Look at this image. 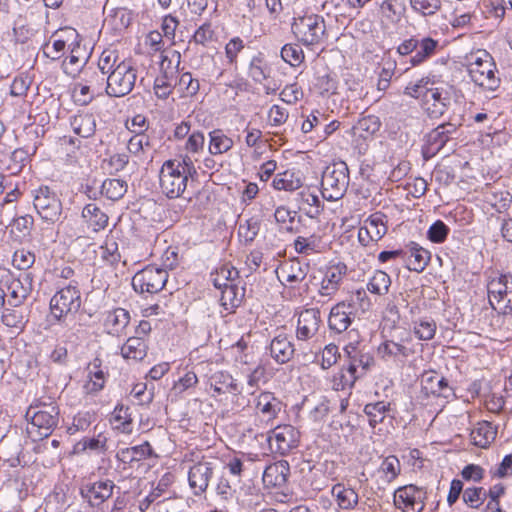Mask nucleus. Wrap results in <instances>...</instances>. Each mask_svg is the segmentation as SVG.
Returning <instances> with one entry per match:
<instances>
[{
	"instance_id": "25",
	"label": "nucleus",
	"mask_w": 512,
	"mask_h": 512,
	"mask_svg": "<svg viewBox=\"0 0 512 512\" xmlns=\"http://www.w3.org/2000/svg\"><path fill=\"white\" fill-rule=\"evenodd\" d=\"M346 267L344 265L333 266L330 267L326 273L324 278L322 279L319 294L321 296L331 297L334 295L338 289L340 282L345 274Z\"/></svg>"
},
{
	"instance_id": "48",
	"label": "nucleus",
	"mask_w": 512,
	"mask_h": 512,
	"mask_svg": "<svg viewBox=\"0 0 512 512\" xmlns=\"http://www.w3.org/2000/svg\"><path fill=\"white\" fill-rule=\"evenodd\" d=\"M238 277V270L234 267L222 266L218 269L212 278L214 286L222 290L229 286V284L235 283V278Z\"/></svg>"
},
{
	"instance_id": "63",
	"label": "nucleus",
	"mask_w": 512,
	"mask_h": 512,
	"mask_svg": "<svg viewBox=\"0 0 512 512\" xmlns=\"http://www.w3.org/2000/svg\"><path fill=\"white\" fill-rule=\"evenodd\" d=\"M449 227L441 220L434 222L427 231L428 239L433 243H443L448 234Z\"/></svg>"
},
{
	"instance_id": "23",
	"label": "nucleus",
	"mask_w": 512,
	"mask_h": 512,
	"mask_svg": "<svg viewBox=\"0 0 512 512\" xmlns=\"http://www.w3.org/2000/svg\"><path fill=\"white\" fill-rule=\"evenodd\" d=\"M294 352V345L286 335H278L270 343L271 357L279 364L289 362Z\"/></svg>"
},
{
	"instance_id": "54",
	"label": "nucleus",
	"mask_w": 512,
	"mask_h": 512,
	"mask_svg": "<svg viewBox=\"0 0 512 512\" xmlns=\"http://www.w3.org/2000/svg\"><path fill=\"white\" fill-rule=\"evenodd\" d=\"M177 86V78L169 77L167 75H159L154 81L155 95L160 99H166L172 92V89Z\"/></svg>"
},
{
	"instance_id": "40",
	"label": "nucleus",
	"mask_w": 512,
	"mask_h": 512,
	"mask_svg": "<svg viewBox=\"0 0 512 512\" xmlns=\"http://www.w3.org/2000/svg\"><path fill=\"white\" fill-rule=\"evenodd\" d=\"M146 344L142 338L130 337L121 348L126 359L141 360L146 355Z\"/></svg>"
},
{
	"instance_id": "13",
	"label": "nucleus",
	"mask_w": 512,
	"mask_h": 512,
	"mask_svg": "<svg viewBox=\"0 0 512 512\" xmlns=\"http://www.w3.org/2000/svg\"><path fill=\"white\" fill-rule=\"evenodd\" d=\"M214 463L206 459L193 464L188 472L189 486L196 496L206 492L213 476Z\"/></svg>"
},
{
	"instance_id": "16",
	"label": "nucleus",
	"mask_w": 512,
	"mask_h": 512,
	"mask_svg": "<svg viewBox=\"0 0 512 512\" xmlns=\"http://www.w3.org/2000/svg\"><path fill=\"white\" fill-rule=\"evenodd\" d=\"M354 318V305L350 302L342 301L331 308L328 326L330 330L342 333L350 327Z\"/></svg>"
},
{
	"instance_id": "12",
	"label": "nucleus",
	"mask_w": 512,
	"mask_h": 512,
	"mask_svg": "<svg viewBox=\"0 0 512 512\" xmlns=\"http://www.w3.org/2000/svg\"><path fill=\"white\" fill-rule=\"evenodd\" d=\"M457 126L451 122L442 123L425 136L422 154L425 159L435 156L452 138Z\"/></svg>"
},
{
	"instance_id": "52",
	"label": "nucleus",
	"mask_w": 512,
	"mask_h": 512,
	"mask_svg": "<svg viewBox=\"0 0 512 512\" xmlns=\"http://www.w3.org/2000/svg\"><path fill=\"white\" fill-rule=\"evenodd\" d=\"M462 498L470 508L478 509L487 498V491L483 487H468L463 491Z\"/></svg>"
},
{
	"instance_id": "27",
	"label": "nucleus",
	"mask_w": 512,
	"mask_h": 512,
	"mask_svg": "<svg viewBox=\"0 0 512 512\" xmlns=\"http://www.w3.org/2000/svg\"><path fill=\"white\" fill-rule=\"evenodd\" d=\"M407 259V267L409 270L421 272L430 261L431 254L428 250L420 247L417 243L412 242L408 251L403 252Z\"/></svg>"
},
{
	"instance_id": "4",
	"label": "nucleus",
	"mask_w": 512,
	"mask_h": 512,
	"mask_svg": "<svg viewBox=\"0 0 512 512\" xmlns=\"http://www.w3.org/2000/svg\"><path fill=\"white\" fill-rule=\"evenodd\" d=\"M136 78V69L130 62L123 60L107 78L102 77V82L106 81L105 90L109 96L123 97L132 91Z\"/></svg>"
},
{
	"instance_id": "50",
	"label": "nucleus",
	"mask_w": 512,
	"mask_h": 512,
	"mask_svg": "<svg viewBox=\"0 0 512 512\" xmlns=\"http://www.w3.org/2000/svg\"><path fill=\"white\" fill-rule=\"evenodd\" d=\"M64 299L63 290H59L50 300V313L47 315L46 321L49 326L57 324L64 315V309L62 301Z\"/></svg>"
},
{
	"instance_id": "44",
	"label": "nucleus",
	"mask_w": 512,
	"mask_h": 512,
	"mask_svg": "<svg viewBox=\"0 0 512 512\" xmlns=\"http://www.w3.org/2000/svg\"><path fill=\"white\" fill-rule=\"evenodd\" d=\"M70 125L75 134L87 138L94 133L95 130V122L91 115L88 114H80L75 116Z\"/></svg>"
},
{
	"instance_id": "42",
	"label": "nucleus",
	"mask_w": 512,
	"mask_h": 512,
	"mask_svg": "<svg viewBox=\"0 0 512 512\" xmlns=\"http://www.w3.org/2000/svg\"><path fill=\"white\" fill-rule=\"evenodd\" d=\"M436 322L428 317L420 318L413 322L412 331L414 335L423 341H429L434 338L436 333Z\"/></svg>"
},
{
	"instance_id": "22",
	"label": "nucleus",
	"mask_w": 512,
	"mask_h": 512,
	"mask_svg": "<svg viewBox=\"0 0 512 512\" xmlns=\"http://www.w3.org/2000/svg\"><path fill=\"white\" fill-rule=\"evenodd\" d=\"M290 474L289 463L285 460L268 465L263 473V483L268 487H282Z\"/></svg>"
},
{
	"instance_id": "1",
	"label": "nucleus",
	"mask_w": 512,
	"mask_h": 512,
	"mask_svg": "<svg viewBox=\"0 0 512 512\" xmlns=\"http://www.w3.org/2000/svg\"><path fill=\"white\" fill-rule=\"evenodd\" d=\"M349 185V170L345 162L327 166L322 174L321 194L328 201L341 199Z\"/></svg>"
},
{
	"instance_id": "35",
	"label": "nucleus",
	"mask_w": 512,
	"mask_h": 512,
	"mask_svg": "<svg viewBox=\"0 0 512 512\" xmlns=\"http://www.w3.org/2000/svg\"><path fill=\"white\" fill-rule=\"evenodd\" d=\"M209 152L212 155H221L228 152L234 145L233 140L224 134L221 129L209 133Z\"/></svg>"
},
{
	"instance_id": "41",
	"label": "nucleus",
	"mask_w": 512,
	"mask_h": 512,
	"mask_svg": "<svg viewBox=\"0 0 512 512\" xmlns=\"http://www.w3.org/2000/svg\"><path fill=\"white\" fill-rule=\"evenodd\" d=\"M82 216L92 226L95 231L104 229L108 223V216L95 204H87L82 210Z\"/></svg>"
},
{
	"instance_id": "29",
	"label": "nucleus",
	"mask_w": 512,
	"mask_h": 512,
	"mask_svg": "<svg viewBox=\"0 0 512 512\" xmlns=\"http://www.w3.org/2000/svg\"><path fill=\"white\" fill-rule=\"evenodd\" d=\"M0 451L10 458L18 456L22 451V433L17 428L7 431L0 439Z\"/></svg>"
},
{
	"instance_id": "15",
	"label": "nucleus",
	"mask_w": 512,
	"mask_h": 512,
	"mask_svg": "<svg viewBox=\"0 0 512 512\" xmlns=\"http://www.w3.org/2000/svg\"><path fill=\"white\" fill-rule=\"evenodd\" d=\"M321 324V313L318 308H309L300 312L297 321L296 338L308 341L316 336Z\"/></svg>"
},
{
	"instance_id": "56",
	"label": "nucleus",
	"mask_w": 512,
	"mask_h": 512,
	"mask_svg": "<svg viewBox=\"0 0 512 512\" xmlns=\"http://www.w3.org/2000/svg\"><path fill=\"white\" fill-rule=\"evenodd\" d=\"M281 57L286 63L297 67L304 60V52L298 44H286L281 49Z\"/></svg>"
},
{
	"instance_id": "64",
	"label": "nucleus",
	"mask_w": 512,
	"mask_h": 512,
	"mask_svg": "<svg viewBox=\"0 0 512 512\" xmlns=\"http://www.w3.org/2000/svg\"><path fill=\"white\" fill-rule=\"evenodd\" d=\"M150 147L151 143L149 136L140 132H137V134L132 136L127 144V149L132 154H139L140 152H144L145 149Z\"/></svg>"
},
{
	"instance_id": "36",
	"label": "nucleus",
	"mask_w": 512,
	"mask_h": 512,
	"mask_svg": "<svg viewBox=\"0 0 512 512\" xmlns=\"http://www.w3.org/2000/svg\"><path fill=\"white\" fill-rule=\"evenodd\" d=\"M245 295V288L239 287L236 283L221 290V304L226 310L238 307Z\"/></svg>"
},
{
	"instance_id": "10",
	"label": "nucleus",
	"mask_w": 512,
	"mask_h": 512,
	"mask_svg": "<svg viewBox=\"0 0 512 512\" xmlns=\"http://www.w3.org/2000/svg\"><path fill=\"white\" fill-rule=\"evenodd\" d=\"M168 280V273L163 268L147 266L138 271L132 278L133 289L138 293H158Z\"/></svg>"
},
{
	"instance_id": "24",
	"label": "nucleus",
	"mask_w": 512,
	"mask_h": 512,
	"mask_svg": "<svg viewBox=\"0 0 512 512\" xmlns=\"http://www.w3.org/2000/svg\"><path fill=\"white\" fill-rule=\"evenodd\" d=\"M282 402L270 392H262L257 397L256 410L265 421H271L281 411Z\"/></svg>"
},
{
	"instance_id": "62",
	"label": "nucleus",
	"mask_w": 512,
	"mask_h": 512,
	"mask_svg": "<svg viewBox=\"0 0 512 512\" xmlns=\"http://www.w3.org/2000/svg\"><path fill=\"white\" fill-rule=\"evenodd\" d=\"M380 471L385 474L389 482L394 480L401 471L399 459L394 455L385 457L380 465Z\"/></svg>"
},
{
	"instance_id": "49",
	"label": "nucleus",
	"mask_w": 512,
	"mask_h": 512,
	"mask_svg": "<svg viewBox=\"0 0 512 512\" xmlns=\"http://www.w3.org/2000/svg\"><path fill=\"white\" fill-rule=\"evenodd\" d=\"M270 69L261 56L252 58L249 65V76L257 83H263L269 77Z\"/></svg>"
},
{
	"instance_id": "61",
	"label": "nucleus",
	"mask_w": 512,
	"mask_h": 512,
	"mask_svg": "<svg viewBox=\"0 0 512 512\" xmlns=\"http://www.w3.org/2000/svg\"><path fill=\"white\" fill-rule=\"evenodd\" d=\"M512 202V194L509 191L493 192L488 197V203L499 213L507 210Z\"/></svg>"
},
{
	"instance_id": "38",
	"label": "nucleus",
	"mask_w": 512,
	"mask_h": 512,
	"mask_svg": "<svg viewBox=\"0 0 512 512\" xmlns=\"http://www.w3.org/2000/svg\"><path fill=\"white\" fill-rule=\"evenodd\" d=\"M66 41H71L69 45L70 52L80 57V64L86 65L90 52L86 45H83L82 39L76 29L66 26Z\"/></svg>"
},
{
	"instance_id": "47",
	"label": "nucleus",
	"mask_w": 512,
	"mask_h": 512,
	"mask_svg": "<svg viewBox=\"0 0 512 512\" xmlns=\"http://www.w3.org/2000/svg\"><path fill=\"white\" fill-rule=\"evenodd\" d=\"M391 285L390 276L381 270H377L367 284L369 292L376 295H385Z\"/></svg>"
},
{
	"instance_id": "14",
	"label": "nucleus",
	"mask_w": 512,
	"mask_h": 512,
	"mask_svg": "<svg viewBox=\"0 0 512 512\" xmlns=\"http://www.w3.org/2000/svg\"><path fill=\"white\" fill-rule=\"evenodd\" d=\"M425 492L415 485L399 488L394 494L395 505L403 512H421L424 508Z\"/></svg>"
},
{
	"instance_id": "30",
	"label": "nucleus",
	"mask_w": 512,
	"mask_h": 512,
	"mask_svg": "<svg viewBox=\"0 0 512 512\" xmlns=\"http://www.w3.org/2000/svg\"><path fill=\"white\" fill-rule=\"evenodd\" d=\"M439 46V42L431 37L418 39L416 53L410 58L412 66H418L431 58Z\"/></svg>"
},
{
	"instance_id": "37",
	"label": "nucleus",
	"mask_w": 512,
	"mask_h": 512,
	"mask_svg": "<svg viewBox=\"0 0 512 512\" xmlns=\"http://www.w3.org/2000/svg\"><path fill=\"white\" fill-rule=\"evenodd\" d=\"M181 54L176 50H165L161 54L160 70L161 75L176 77L178 75Z\"/></svg>"
},
{
	"instance_id": "53",
	"label": "nucleus",
	"mask_w": 512,
	"mask_h": 512,
	"mask_svg": "<svg viewBox=\"0 0 512 512\" xmlns=\"http://www.w3.org/2000/svg\"><path fill=\"white\" fill-rule=\"evenodd\" d=\"M33 217L30 215L20 216L13 221L11 232L17 240L22 241L30 236L33 227Z\"/></svg>"
},
{
	"instance_id": "18",
	"label": "nucleus",
	"mask_w": 512,
	"mask_h": 512,
	"mask_svg": "<svg viewBox=\"0 0 512 512\" xmlns=\"http://www.w3.org/2000/svg\"><path fill=\"white\" fill-rule=\"evenodd\" d=\"M95 77H97V75L93 72L90 79L85 80V83L76 82L70 85L69 92L71 99L76 105H88L96 95L100 94L102 83H94L93 78Z\"/></svg>"
},
{
	"instance_id": "34",
	"label": "nucleus",
	"mask_w": 512,
	"mask_h": 512,
	"mask_svg": "<svg viewBox=\"0 0 512 512\" xmlns=\"http://www.w3.org/2000/svg\"><path fill=\"white\" fill-rule=\"evenodd\" d=\"M129 321V312L123 308H116L108 314L105 325L110 334L119 335L127 327Z\"/></svg>"
},
{
	"instance_id": "43",
	"label": "nucleus",
	"mask_w": 512,
	"mask_h": 512,
	"mask_svg": "<svg viewBox=\"0 0 512 512\" xmlns=\"http://www.w3.org/2000/svg\"><path fill=\"white\" fill-rule=\"evenodd\" d=\"M384 215L382 214H373L366 221L365 226V235L373 240L378 241L381 239L387 232V227L383 222Z\"/></svg>"
},
{
	"instance_id": "6",
	"label": "nucleus",
	"mask_w": 512,
	"mask_h": 512,
	"mask_svg": "<svg viewBox=\"0 0 512 512\" xmlns=\"http://www.w3.org/2000/svg\"><path fill=\"white\" fill-rule=\"evenodd\" d=\"M33 205L43 220L54 223L63 211L61 192L49 186H41L34 193Z\"/></svg>"
},
{
	"instance_id": "8",
	"label": "nucleus",
	"mask_w": 512,
	"mask_h": 512,
	"mask_svg": "<svg viewBox=\"0 0 512 512\" xmlns=\"http://www.w3.org/2000/svg\"><path fill=\"white\" fill-rule=\"evenodd\" d=\"M383 341L377 348L378 356L384 360H404L408 358L413 351L405 343L411 341L409 332L404 329H395L389 336L382 335Z\"/></svg>"
},
{
	"instance_id": "9",
	"label": "nucleus",
	"mask_w": 512,
	"mask_h": 512,
	"mask_svg": "<svg viewBox=\"0 0 512 512\" xmlns=\"http://www.w3.org/2000/svg\"><path fill=\"white\" fill-rule=\"evenodd\" d=\"M472 81L485 89L495 90L499 86V79L495 75L496 66L487 52L476 57L468 66Z\"/></svg>"
},
{
	"instance_id": "21",
	"label": "nucleus",
	"mask_w": 512,
	"mask_h": 512,
	"mask_svg": "<svg viewBox=\"0 0 512 512\" xmlns=\"http://www.w3.org/2000/svg\"><path fill=\"white\" fill-rule=\"evenodd\" d=\"M310 265L299 260H292L285 263L280 270L279 278L295 288L297 284L306 280Z\"/></svg>"
},
{
	"instance_id": "58",
	"label": "nucleus",
	"mask_w": 512,
	"mask_h": 512,
	"mask_svg": "<svg viewBox=\"0 0 512 512\" xmlns=\"http://www.w3.org/2000/svg\"><path fill=\"white\" fill-rule=\"evenodd\" d=\"M12 263L19 270H28L35 263V254L26 249H18L13 254Z\"/></svg>"
},
{
	"instance_id": "3",
	"label": "nucleus",
	"mask_w": 512,
	"mask_h": 512,
	"mask_svg": "<svg viewBox=\"0 0 512 512\" xmlns=\"http://www.w3.org/2000/svg\"><path fill=\"white\" fill-rule=\"evenodd\" d=\"M29 422L27 432L32 437H47L58 421V411L52 405H30L25 414Z\"/></svg>"
},
{
	"instance_id": "57",
	"label": "nucleus",
	"mask_w": 512,
	"mask_h": 512,
	"mask_svg": "<svg viewBox=\"0 0 512 512\" xmlns=\"http://www.w3.org/2000/svg\"><path fill=\"white\" fill-rule=\"evenodd\" d=\"M412 9L423 15L432 16L436 14L442 7L441 0H410Z\"/></svg>"
},
{
	"instance_id": "20",
	"label": "nucleus",
	"mask_w": 512,
	"mask_h": 512,
	"mask_svg": "<svg viewBox=\"0 0 512 512\" xmlns=\"http://www.w3.org/2000/svg\"><path fill=\"white\" fill-rule=\"evenodd\" d=\"M422 390L427 394L438 397L449 398L453 395V390L449 386L446 378L439 376L434 371H425L421 376Z\"/></svg>"
},
{
	"instance_id": "55",
	"label": "nucleus",
	"mask_w": 512,
	"mask_h": 512,
	"mask_svg": "<svg viewBox=\"0 0 512 512\" xmlns=\"http://www.w3.org/2000/svg\"><path fill=\"white\" fill-rule=\"evenodd\" d=\"M15 308L16 307L13 309H4L1 320L5 326L22 331L26 325L27 320H25L23 313Z\"/></svg>"
},
{
	"instance_id": "17",
	"label": "nucleus",
	"mask_w": 512,
	"mask_h": 512,
	"mask_svg": "<svg viewBox=\"0 0 512 512\" xmlns=\"http://www.w3.org/2000/svg\"><path fill=\"white\" fill-rule=\"evenodd\" d=\"M451 97L443 88L426 89L424 94L425 110L430 118H438L450 105Z\"/></svg>"
},
{
	"instance_id": "60",
	"label": "nucleus",
	"mask_w": 512,
	"mask_h": 512,
	"mask_svg": "<svg viewBox=\"0 0 512 512\" xmlns=\"http://www.w3.org/2000/svg\"><path fill=\"white\" fill-rule=\"evenodd\" d=\"M118 55L115 51L104 50L98 60V68L103 76L110 75L117 66Z\"/></svg>"
},
{
	"instance_id": "11",
	"label": "nucleus",
	"mask_w": 512,
	"mask_h": 512,
	"mask_svg": "<svg viewBox=\"0 0 512 512\" xmlns=\"http://www.w3.org/2000/svg\"><path fill=\"white\" fill-rule=\"evenodd\" d=\"M299 432L291 425L277 426L267 435V442L271 452L285 455L297 446Z\"/></svg>"
},
{
	"instance_id": "19",
	"label": "nucleus",
	"mask_w": 512,
	"mask_h": 512,
	"mask_svg": "<svg viewBox=\"0 0 512 512\" xmlns=\"http://www.w3.org/2000/svg\"><path fill=\"white\" fill-rule=\"evenodd\" d=\"M113 488L114 483L111 480L98 481L82 486L80 493L91 506L95 507L111 497Z\"/></svg>"
},
{
	"instance_id": "51",
	"label": "nucleus",
	"mask_w": 512,
	"mask_h": 512,
	"mask_svg": "<svg viewBox=\"0 0 512 512\" xmlns=\"http://www.w3.org/2000/svg\"><path fill=\"white\" fill-rule=\"evenodd\" d=\"M301 186V180L294 177V173L285 171L273 179V187L277 190L294 191Z\"/></svg>"
},
{
	"instance_id": "45",
	"label": "nucleus",
	"mask_w": 512,
	"mask_h": 512,
	"mask_svg": "<svg viewBox=\"0 0 512 512\" xmlns=\"http://www.w3.org/2000/svg\"><path fill=\"white\" fill-rule=\"evenodd\" d=\"M390 409V403L379 401L375 403H368L364 407V412L369 418V424L375 428L377 424L382 423L385 419V414Z\"/></svg>"
},
{
	"instance_id": "28",
	"label": "nucleus",
	"mask_w": 512,
	"mask_h": 512,
	"mask_svg": "<svg viewBox=\"0 0 512 512\" xmlns=\"http://www.w3.org/2000/svg\"><path fill=\"white\" fill-rule=\"evenodd\" d=\"M101 364V360L95 358L87 367L88 381L84 385L87 393H97L104 387L105 373L101 369Z\"/></svg>"
},
{
	"instance_id": "33",
	"label": "nucleus",
	"mask_w": 512,
	"mask_h": 512,
	"mask_svg": "<svg viewBox=\"0 0 512 512\" xmlns=\"http://www.w3.org/2000/svg\"><path fill=\"white\" fill-rule=\"evenodd\" d=\"M332 495L336 498L337 504L341 509H353L358 504L357 492L346 487L344 484H335L332 488Z\"/></svg>"
},
{
	"instance_id": "46",
	"label": "nucleus",
	"mask_w": 512,
	"mask_h": 512,
	"mask_svg": "<svg viewBox=\"0 0 512 512\" xmlns=\"http://www.w3.org/2000/svg\"><path fill=\"white\" fill-rule=\"evenodd\" d=\"M127 183L121 179H107L102 183L101 192L108 199L119 200L127 192Z\"/></svg>"
},
{
	"instance_id": "39",
	"label": "nucleus",
	"mask_w": 512,
	"mask_h": 512,
	"mask_svg": "<svg viewBox=\"0 0 512 512\" xmlns=\"http://www.w3.org/2000/svg\"><path fill=\"white\" fill-rule=\"evenodd\" d=\"M345 352L348 355V360L353 362L356 367L360 369L361 374L365 375L370 367L374 364V358L372 355H370V353L363 352L353 345H347L345 347Z\"/></svg>"
},
{
	"instance_id": "59",
	"label": "nucleus",
	"mask_w": 512,
	"mask_h": 512,
	"mask_svg": "<svg viewBox=\"0 0 512 512\" xmlns=\"http://www.w3.org/2000/svg\"><path fill=\"white\" fill-rule=\"evenodd\" d=\"M177 85L184 93V96H194L200 89L199 81L194 79L190 72H185L179 77V79L177 78Z\"/></svg>"
},
{
	"instance_id": "7",
	"label": "nucleus",
	"mask_w": 512,
	"mask_h": 512,
	"mask_svg": "<svg viewBox=\"0 0 512 512\" xmlns=\"http://www.w3.org/2000/svg\"><path fill=\"white\" fill-rule=\"evenodd\" d=\"M189 178L184 171L179 170L178 163L165 161L159 172L162 193L170 199L179 198L185 192Z\"/></svg>"
},
{
	"instance_id": "31",
	"label": "nucleus",
	"mask_w": 512,
	"mask_h": 512,
	"mask_svg": "<svg viewBox=\"0 0 512 512\" xmlns=\"http://www.w3.org/2000/svg\"><path fill=\"white\" fill-rule=\"evenodd\" d=\"M496 433V429L490 422L483 421L477 424L470 436L476 446L486 448L494 441Z\"/></svg>"
},
{
	"instance_id": "26",
	"label": "nucleus",
	"mask_w": 512,
	"mask_h": 512,
	"mask_svg": "<svg viewBox=\"0 0 512 512\" xmlns=\"http://www.w3.org/2000/svg\"><path fill=\"white\" fill-rule=\"evenodd\" d=\"M510 286V281L507 276H501L497 279H493L488 284V298L494 310L504 309L505 292Z\"/></svg>"
},
{
	"instance_id": "2",
	"label": "nucleus",
	"mask_w": 512,
	"mask_h": 512,
	"mask_svg": "<svg viewBox=\"0 0 512 512\" xmlns=\"http://www.w3.org/2000/svg\"><path fill=\"white\" fill-rule=\"evenodd\" d=\"M291 29L299 42L306 46H313L322 42L326 25L322 16L309 14L294 18Z\"/></svg>"
},
{
	"instance_id": "5",
	"label": "nucleus",
	"mask_w": 512,
	"mask_h": 512,
	"mask_svg": "<svg viewBox=\"0 0 512 512\" xmlns=\"http://www.w3.org/2000/svg\"><path fill=\"white\" fill-rule=\"evenodd\" d=\"M0 283H4L8 304L12 307L21 306L33 289V278L29 272L14 278L10 270L0 268Z\"/></svg>"
},
{
	"instance_id": "32",
	"label": "nucleus",
	"mask_w": 512,
	"mask_h": 512,
	"mask_svg": "<svg viewBox=\"0 0 512 512\" xmlns=\"http://www.w3.org/2000/svg\"><path fill=\"white\" fill-rule=\"evenodd\" d=\"M152 453L151 445L148 442H144L141 445L120 449L117 452V459L123 463L138 462L151 456Z\"/></svg>"
}]
</instances>
